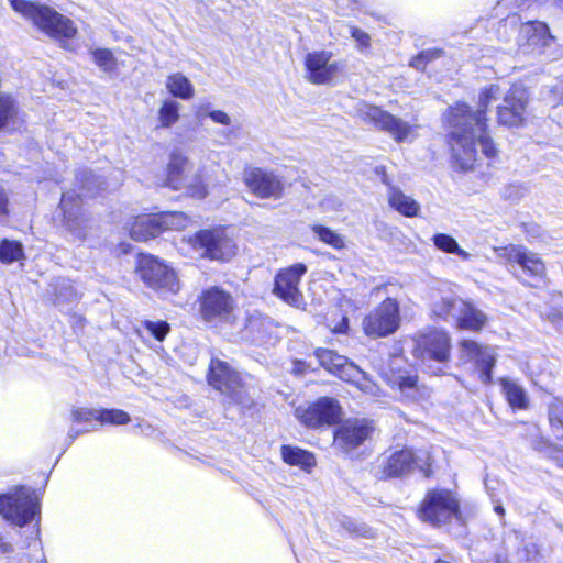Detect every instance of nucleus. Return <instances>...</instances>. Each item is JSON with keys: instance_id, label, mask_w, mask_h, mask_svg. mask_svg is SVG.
<instances>
[{"instance_id": "26", "label": "nucleus", "mask_w": 563, "mask_h": 563, "mask_svg": "<svg viewBox=\"0 0 563 563\" xmlns=\"http://www.w3.org/2000/svg\"><path fill=\"white\" fill-rule=\"evenodd\" d=\"M415 459L413 453L409 449H404L394 452L383 465V473L385 477L401 476L412 468Z\"/></svg>"}, {"instance_id": "11", "label": "nucleus", "mask_w": 563, "mask_h": 563, "mask_svg": "<svg viewBox=\"0 0 563 563\" xmlns=\"http://www.w3.org/2000/svg\"><path fill=\"white\" fill-rule=\"evenodd\" d=\"M199 307L206 321L231 323L235 317L236 302L230 291L212 286L201 292Z\"/></svg>"}, {"instance_id": "44", "label": "nucleus", "mask_w": 563, "mask_h": 563, "mask_svg": "<svg viewBox=\"0 0 563 563\" xmlns=\"http://www.w3.org/2000/svg\"><path fill=\"white\" fill-rule=\"evenodd\" d=\"M16 115V109L13 100L0 95V129L9 124Z\"/></svg>"}, {"instance_id": "38", "label": "nucleus", "mask_w": 563, "mask_h": 563, "mask_svg": "<svg viewBox=\"0 0 563 563\" xmlns=\"http://www.w3.org/2000/svg\"><path fill=\"white\" fill-rule=\"evenodd\" d=\"M23 257L24 249L19 241L4 239L0 242V262L11 264Z\"/></svg>"}, {"instance_id": "54", "label": "nucleus", "mask_w": 563, "mask_h": 563, "mask_svg": "<svg viewBox=\"0 0 563 563\" xmlns=\"http://www.w3.org/2000/svg\"><path fill=\"white\" fill-rule=\"evenodd\" d=\"M84 431H80V430H74L71 429L70 432H69V438L71 440H74L76 437H78L80 433H82Z\"/></svg>"}, {"instance_id": "39", "label": "nucleus", "mask_w": 563, "mask_h": 563, "mask_svg": "<svg viewBox=\"0 0 563 563\" xmlns=\"http://www.w3.org/2000/svg\"><path fill=\"white\" fill-rule=\"evenodd\" d=\"M313 233L320 241L332 246L335 250H342L345 247V239L342 234L331 230L330 228L316 224L312 227Z\"/></svg>"}, {"instance_id": "28", "label": "nucleus", "mask_w": 563, "mask_h": 563, "mask_svg": "<svg viewBox=\"0 0 563 563\" xmlns=\"http://www.w3.org/2000/svg\"><path fill=\"white\" fill-rule=\"evenodd\" d=\"M390 386L397 388L406 398L417 399L419 396L418 377L408 371L393 372L387 376Z\"/></svg>"}, {"instance_id": "55", "label": "nucleus", "mask_w": 563, "mask_h": 563, "mask_svg": "<svg viewBox=\"0 0 563 563\" xmlns=\"http://www.w3.org/2000/svg\"><path fill=\"white\" fill-rule=\"evenodd\" d=\"M495 511H496L498 515H500V516H504V515H505V509H504V507H503L501 505H499V504L495 506Z\"/></svg>"}, {"instance_id": "19", "label": "nucleus", "mask_w": 563, "mask_h": 563, "mask_svg": "<svg viewBox=\"0 0 563 563\" xmlns=\"http://www.w3.org/2000/svg\"><path fill=\"white\" fill-rule=\"evenodd\" d=\"M244 181L251 192L260 198L278 199L284 186L278 176L262 168H250L244 173Z\"/></svg>"}, {"instance_id": "49", "label": "nucleus", "mask_w": 563, "mask_h": 563, "mask_svg": "<svg viewBox=\"0 0 563 563\" xmlns=\"http://www.w3.org/2000/svg\"><path fill=\"white\" fill-rule=\"evenodd\" d=\"M100 409H85L78 408L73 410L71 416L76 422H89V421H98Z\"/></svg>"}, {"instance_id": "5", "label": "nucleus", "mask_w": 563, "mask_h": 563, "mask_svg": "<svg viewBox=\"0 0 563 563\" xmlns=\"http://www.w3.org/2000/svg\"><path fill=\"white\" fill-rule=\"evenodd\" d=\"M316 355L320 364L341 379L355 384L363 393L379 396V387L368 379L366 374L346 357L332 350L319 349Z\"/></svg>"}, {"instance_id": "9", "label": "nucleus", "mask_w": 563, "mask_h": 563, "mask_svg": "<svg viewBox=\"0 0 563 563\" xmlns=\"http://www.w3.org/2000/svg\"><path fill=\"white\" fill-rule=\"evenodd\" d=\"M459 507V500L451 490L431 489L426 494L418 510V516L422 521L440 526L456 517Z\"/></svg>"}, {"instance_id": "8", "label": "nucleus", "mask_w": 563, "mask_h": 563, "mask_svg": "<svg viewBox=\"0 0 563 563\" xmlns=\"http://www.w3.org/2000/svg\"><path fill=\"white\" fill-rule=\"evenodd\" d=\"M208 383L234 404L245 406L249 402V396L241 374L224 361L218 358L211 360Z\"/></svg>"}, {"instance_id": "53", "label": "nucleus", "mask_w": 563, "mask_h": 563, "mask_svg": "<svg viewBox=\"0 0 563 563\" xmlns=\"http://www.w3.org/2000/svg\"><path fill=\"white\" fill-rule=\"evenodd\" d=\"M8 214V198L5 194L0 190V221Z\"/></svg>"}, {"instance_id": "29", "label": "nucleus", "mask_w": 563, "mask_h": 563, "mask_svg": "<svg viewBox=\"0 0 563 563\" xmlns=\"http://www.w3.org/2000/svg\"><path fill=\"white\" fill-rule=\"evenodd\" d=\"M165 87L173 97L181 100H190L195 96L194 84L179 71L173 73L166 77Z\"/></svg>"}, {"instance_id": "24", "label": "nucleus", "mask_w": 563, "mask_h": 563, "mask_svg": "<svg viewBox=\"0 0 563 563\" xmlns=\"http://www.w3.org/2000/svg\"><path fill=\"white\" fill-rule=\"evenodd\" d=\"M275 334L273 321L257 311L249 313L243 329V338L255 344H267Z\"/></svg>"}, {"instance_id": "20", "label": "nucleus", "mask_w": 563, "mask_h": 563, "mask_svg": "<svg viewBox=\"0 0 563 563\" xmlns=\"http://www.w3.org/2000/svg\"><path fill=\"white\" fill-rule=\"evenodd\" d=\"M460 361L474 362L481 371V379L490 382V371L495 364V353L489 346H482L472 340H462L457 345Z\"/></svg>"}, {"instance_id": "30", "label": "nucleus", "mask_w": 563, "mask_h": 563, "mask_svg": "<svg viewBox=\"0 0 563 563\" xmlns=\"http://www.w3.org/2000/svg\"><path fill=\"white\" fill-rule=\"evenodd\" d=\"M388 202L391 208L405 217H416L420 211V205L396 187L389 188Z\"/></svg>"}, {"instance_id": "41", "label": "nucleus", "mask_w": 563, "mask_h": 563, "mask_svg": "<svg viewBox=\"0 0 563 563\" xmlns=\"http://www.w3.org/2000/svg\"><path fill=\"white\" fill-rule=\"evenodd\" d=\"M131 420L128 412L121 409H100L98 421L102 424L122 426Z\"/></svg>"}, {"instance_id": "23", "label": "nucleus", "mask_w": 563, "mask_h": 563, "mask_svg": "<svg viewBox=\"0 0 563 563\" xmlns=\"http://www.w3.org/2000/svg\"><path fill=\"white\" fill-rule=\"evenodd\" d=\"M553 40L543 22H528L520 27L519 45L529 53H542Z\"/></svg>"}, {"instance_id": "21", "label": "nucleus", "mask_w": 563, "mask_h": 563, "mask_svg": "<svg viewBox=\"0 0 563 563\" xmlns=\"http://www.w3.org/2000/svg\"><path fill=\"white\" fill-rule=\"evenodd\" d=\"M373 427L365 419L349 420L334 433V444L344 451L361 445L372 433Z\"/></svg>"}, {"instance_id": "40", "label": "nucleus", "mask_w": 563, "mask_h": 563, "mask_svg": "<svg viewBox=\"0 0 563 563\" xmlns=\"http://www.w3.org/2000/svg\"><path fill=\"white\" fill-rule=\"evenodd\" d=\"M93 63L103 71L112 73L117 68V59L108 48H91Z\"/></svg>"}, {"instance_id": "45", "label": "nucleus", "mask_w": 563, "mask_h": 563, "mask_svg": "<svg viewBox=\"0 0 563 563\" xmlns=\"http://www.w3.org/2000/svg\"><path fill=\"white\" fill-rule=\"evenodd\" d=\"M198 115L199 117H208L212 120L213 123L224 125V126H229L232 123V119L227 112H224L222 110L209 109L208 106L199 107Z\"/></svg>"}, {"instance_id": "27", "label": "nucleus", "mask_w": 563, "mask_h": 563, "mask_svg": "<svg viewBox=\"0 0 563 563\" xmlns=\"http://www.w3.org/2000/svg\"><path fill=\"white\" fill-rule=\"evenodd\" d=\"M156 213L137 216L130 228V235L135 241H147L159 234Z\"/></svg>"}, {"instance_id": "3", "label": "nucleus", "mask_w": 563, "mask_h": 563, "mask_svg": "<svg viewBox=\"0 0 563 563\" xmlns=\"http://www.w3.org/2000/svg\"><path fill=\"white\" fill-rule=\"evenodd\" d=\"M184 241L198 256L210 261L229 262L238 252L236 243L223 228L200 230Z\"/></svg>"}, {"instance_id": "25", "label": "nucleus", "mask_w": 563, "mask_h": 563, "mask_svg": "<svg viewBox=\"0 0 563 563\" xmlns=\"http://www.w3.org/2000/svg\"><path fill=\"white\" fill-rule=\"evenodd\" d=\"M461 310L457 311L455 323L459 329L470 331H481L487 323L486 314L471 302L459 303Z\"/></svg>"}, {"instance_id": "6", "label": "nucleus", "mask_w": 563, "mask_h": 563, "mask_svg": "<svg viewBox=\"0 0 563 563\" xmlns=\"http://www.w3.org/2000/svg\"><path fill=\"white\" fill-rule=\"evenodd\" d=\"M316 355L320 364L341 379L355 384L363 393L379 396V387L368 379L366 374L346 357L332 350L319 349Z\"/></svg>"}, {"instance_id": "52", "label": "nucleus", "mask_w": 563, "mask_h": 563, "mask_svg": "<svg viewBox=\"0 0 563 563\" xmlns=\"http://www.w3.org/2000/svg\"><path fill=\"white\" fill-rule=\"evenodd\" d=\"M330 328L334 333H344L349 328V319L344 316L338 324L333 327L330 325Z\"/></svg>"}, {"instance_id": "46", "label": "nucleus", "mask_w": 563, "mask_h": 563, "mask_svg": "<svg viewBox=\"0 0 563 563\" xmlns=\"http://www.w3.org/2000/svg\"><path fill=\"white\" fill-rule=\"evenodd\" d=\"M522 250V245L509 244L507 246L494 247V252L496 253L499 260L506 261L508 263H518L520 260V253Z\"/></svg>"}, {"instance_id": "22", "label": "nucleus", "mask_w": 563, "mask_h": 563, "mask_svg": "<svg viewBox=\"0 0 563 563\" xmlns=\"http://www.w3.org/2000/svg\"><path fill=\"white\" fill-rule=\"evenodd\" d=\"M450 338L443 330H429L417 339V350L421 351V355L438 362H444L450 355Z\"/></svg>"}, {"instance_id": "57", "label": "nucleus", "mask_w": 563, "mask_h": 563, "mask_svg": "<svg viewBox=\"0 0 563 563\" xmlns=\"http://www.w3.org/2000/svg\"><path fill=\"white\" fill-rule=\"evenodd\" d=\"M63 295H56V300L59 302L62 300Z\"/></svg>"}, {"instance_id": "31", "label": "nucleus", "mask_w": 563, "mask_h": 563, "mask_svg": "<svg viewBox=\"0 0 563 563\" xmlns=\"http://www.w3.org/2000/svg\"><path fill=\"white\" fill-rule=\"evenodd\" d=\"M282 456L287 464L299 466L306 471L310 470L316 464L312 453L290 445L282 446Z\"/></svg>"}, {"instance_id": "43", "label": "nucleus", "mask_w": 563, "mask_h": 563, "mask_svg": "<svg viewBox=\"0 0 563 563\" xmlns=\"http://www.w3.org/2000/svg\"><path fill=\"white\" fill-rule=\"evenodd\" d=\"M143 329L154 339L162 342L170 331V325L163 320H145L141 323Z\"/></svg>"}, {"instance_id": "33", "label": "nucleus", "mask_w": 563, "mask_h": 563, "mask_svg": "<svg viewBox=\"0 0 563 563\" xmlns=\"http://www.w3.org/2000/svg\"><path fill=\"white\" fill-rule=\"evenodd\" d=\"M459 303H463V300L455 297H442L432 303V313L443 320L450 318L455 321L457 311L461 310Z\"/></svg>"}, {"instance_id": "32", "label": "nucleus", "mask_w": 563, "mask_h": 563, "mask_svg": "<svg viewBox=\"0 0 563 563\" xmlns=\"http://www.w3.org/2000/svg\"><path fill=\"white\" fill-rule=\"evenodd\" d=\"M180 108L181 104L174 99L163 100L157 113L159 126L167 129L176 124L180 118Z\"/></svg>"}, {"instance_id": "36", "label": "nucleus", "mask_w": 563, "mask_h": 563, "mask_svg": "<svg viewBox=\"0 0 563 563\" xmlns=\"http://www.w3.org/2000/svg\"><path fill=\"white\" fill-rule=\"evenodd\" d=\"M156 216L159 232L164 230H184L189 223L188 217L183 212H161Z\"/></svg>"}, {"instance_id": "37", "label": "nucleus", "mask_w": 563, "mask_h": 563, "mask_svg": "<svg viewBox=\"0 0 563 563\" xmlns=\"http://www.w3.org/2000/svg\"><path fill=\"white\" fill-rule=\"evenodd\" d=\"M432 241L437 249L445 252V253H452L457 256H460L463 260H468L471 257V254L466 252L465 250L461 249L456 242V240L444 233H437L433 235Z\"/></svg>"}, {"instance_id": "16", "label": "nucleus", "mask_w": 563, "mask_h": 563, "mask_svg": "<svg viewBox=\"0 0 563 563\" xmlns=\"http://www.w3.org/2000/svg\"><path fill=\"white\" fill-rule=\"evenodd\" d=\"M306 272L307 267L300 263L280 271L275 277L274 294L290 306L301 307L303 296L298 285Z\"/></svg>"}, {"instance_id": "4", "label": "nucleus", "mask_w": 563, "mask_h": 563, "mask_svg": "<svg viewBox=\"0 0 563 563\" xmlns=\"http://www.w3.org/2000/svg\"><path fill=\"white\" fill-rule=\"evenodd\" d=\"M190 168L189 157L179 151H174L167 165V183L174 189L184 188L191 197L202 199L208 195L205 183L206 170L200 168L190 176L188 174Z\"/></svg>"}, {"instance_id": "18", "label": "nucleus", "mask_w": 563, "mask_h": 563, "mask_svg": "<svg viewBox=\"0 0 563 563\" xmlns=\"http://www.w3.org/2000/svg\"><path fill=\"white\" fill-rule=\"evenodd\" d=\"M329 51H316L305 57L306 78L316 85L330 82L340 69L338 62H332Z\"/></svg>"}, {"instance_id": "1", "label": "nucleus", "mask_w": 563, "mask_h": 563, "mask_svg": "<svg viewBox=\"0 0 563 563\" xmlns=\"http://www.w3.org/2000/svg\"><path fill=\"white\" fill-rule=\"evenodd\" d=\"M500 93V87L493 84L481 91L477 111L460 102L450 109L448 121L451 128V148L461 169H472L481 155L496 156L497 147L486 130V110Z\"/></svg>"}, {"instance_id": "42", "label": "nucleus", "mask_w": 563, "mask_h": 563, "mask_svg": "<svg viewBox=\"0 0 563 563\" xmlns=\"http://www.w3.org/2000/svg\"><path fill=\"white\" fill-rule=\"evenodd\" d=\"M549 421L558 438H563V402L554 400L549 407Z\"/></svg>"}, {"instance_id": "51", "label": "nucleus", "mask_w": 563, "mask_h": 563, "mask_svg": "<svg viewBox=\"0 0 563 563\" xmlns=\"http://www.w3.org/2000/svg\"><path fill=\"white\" fill-rule=\"evenodd\" d=\"M95 180V176L90 172H84L81 175V188L86 190L87 192L92 191L91 184Z\"/></svg>"}, {"instance_id": "7", "label": "nucleus", "mask_w": 563, "mask_h": 563, "mask_svg": "<svg viewBox=\"0 0 563 563\" xmlns=\"http://www.w3.org/2000/svg\"><path fill=\"white\" fill-rule=\"evenodd\" d=\"M40 511V503L34 492L20 487L0 496V515L9 522L23 527L31 522Z\"/></svg>"}, {"instance_id": "48", "label": "nucleus", "mask_w": 563, "mask_h": 563, "mask_svg": "<svg viewBox=\"0 0 563 563\" xmlns=\"http://www.w3.org/2000/svg\"><path fill=\"white\" fill-rule=\"evenodd\" d=\"M350 34L356 42V46L360 52H365L371 47V36L368 33L356 26H350Z\"/></svg>"}, {"instance_id": "13", "label": "nucleus", "mask_w": 563, "mask_h": 563, "mask_svg": "<svg viewBox=\"0 0 563 563\" xmlns=\"http://www.w3.org/2000/svg\"><path fill=\"white\" fill-rule=\"evenodd\" d=\"M295 415L306 427L320 428L336 424L341 419L342 408L336 399L322 397L306 407H298Z\"/></svg>"}, {"instance_id": "17", "label": "nucleus", "mask_w": 563, "mask_h": 563, "mask_svg": "<svg viewBox=\"0 0 563 563\" xmlns=\"http://www.w3.org/2000/svg\"><path fill=\"white\" fill-rule=\"evenodd\" d=\"M360 114L377 128L388 132L397 142L409 140L412 133V126L401 119L382 110L372 104H363L360 108Z\"/></svg>"}, {"instance_id": "50", "label": "nucleus", "mask_w": 563, "mask_h": 563, "mask_svg": "<svg viewBox=\"0 0 563 563\" xmlns=\"http://www.w3.org/2000/svg\"><path fill=\"white\" fill-rule=\"evenodd\" d=\"M553 104L563 103V79L559 80L550 90Z\"/></svg>"}, {"instance_id": "35", "label": "nucleus", "mask_w": 563, "mask_h": 563, "mask_svg": "<svg viewBox=\"0 0 563 563\" xmlns=\"http://www.w3.org/2000/svg\"><path fill=\"white\" fill-rule=\"evenodd\" d=\"M520 260H518V265L522 267L523 271L528 272L531 276L542 277L545 273V265L538 257L537 254L529 252L523 245L520 253Z\"/></svg>"}, {"instance_id": "34", "label": "nucleus", "mask_w": 563, "mask_h": 563, "mask_svg": "<svg viewBox=\"0 0 563 563\" xmlns=\"http://www.w3.org/2000/svg\"><path fill=\"white\" fill-rule=\"evenodd\" d=\"M501 386L511 407L522 409L528 406L527 394L520 385L510 379H503Z\"/></svg>"}, {"instance_id": "47", "label": "nucleus", "mask_w": 563, "mask_h": 563, "mask_svg": "<svg viewBox=\"0 0 563 563\" xmlns=\"http://www.w3.org/2000/svg\"><path fill=\"white\" fill-rule=\"evenodd\" d=\"M442 53V49L438 48L422 51L419 55L412 58L410 66L417 69H423L428 62L440 57Z\"/></svg>"}, {"instance_id": "2", "label": "nucleus", "mask_w": 563, "mask_h": 563, "mask_svg": "<svg viewBox=\"0 0 563 563\" xmlns=\"http://www.w3.org/2000/svg\"><path fill=\"white\" fill-rule=\"evenodd\" d=\"M10 3L16 13L30 21L38 31L57 41L63 48L71 49L69 40L78 33L73 20L40 2L10 0Z\"/></svg>"}, {"instance_id": "14", "label": "nucleus", "mask_w": 563, "mask_h": 563, "mask_svg": "<svg viewBox=\"0 0 563 563\" xmlns=\"http://www.w3.org/2000/svg\"><path fill=\"white\" fill-rule=\"evenodd\" d=\"M529 102L527 89L520 85H512L504 95L503 102L497 108V120L503 125L519 126L526 120Z\"/></svg>"}, {"instance_id": "15", "label": "nucleus", "mask_w": 563, "mask_h": 563, "mask_svg": "<svg viewBox=\"0 0 563 563\" xmlns=\"http://www.w3.org/2000/svg\"><path fill=\"white\" fill-rule=\"evenodd\" d=\"M64 213L63 225L74 239L84 241L91 231V220L81 210V198L74 191H68L60 199Z\"/></svg>"}, {"instance_id": "10", "label": "nucleus", "mask_w": 563, "mask_h": 563, "mask_svg": "<svg viewBox=\"0 0 563 563\" xmlns=\"http://www.w3.org/2000/svg\"><path fill=\"white\" fill-rule=\"evenodd\" d=\"M137 274L148 287L155 290L176 294L180 288L175 271L156 256L141 255Z\"/></svg>"}, {"instance_id": "56", "label": "nucleus", "mask_w": 563, "mask_h": 563, "mask_svg": "<svg viewBox=\"0 0 563 563\" xmlns=\"http://www.w3.org/2000/svg\"><path fill=\"white\" fill-rule=\"evenodd\" d=\"M559 454L560 456H556L555 459L560 461L561 465L563 466V452H560Z\"/></svg>"}, {"instance_id": "12", "label": "nucleus", "mask_w": 563, "mask_h": 563, "mask_svg": "<svg viewBox=\"0 0 563 563\" xmlns=\"http://www.w3.org/2000/svg\"><path fill=\"white\" fill-rule=\"evenodd\" d=\"M399 323V303L387 298L363 319L362 327L367 336L376 339L393 334Z\"/></svg>"}]
</instances>
